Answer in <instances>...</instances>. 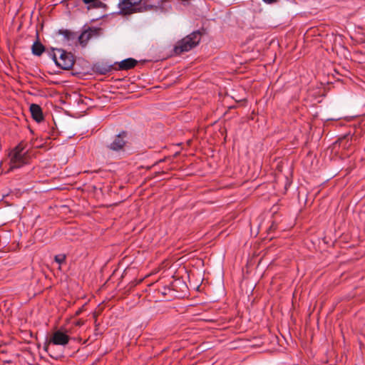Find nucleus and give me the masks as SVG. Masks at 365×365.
Returning <instances> with one entry per match:
<instances>
[{
	"mask_svg": "<svg viewBox=\"0 0 365 365\" xmlns=\"http://www.w3.org/2000/svg\"><path fill=\"white\" fill-rule=\"evenodd\" d=\"M128 133L125 130L115 135L112 141L106 145V148L111 156L115 158H121L125 153L127 144L128 143Z\"/></svg>",
	"mask_w": 365,
	"mask_h": 365,
	"instance_id": "1",
	"label": "nucleus"
},
{
	"mask_svg": "<svg viewBox=\"0 0 365 365\" xmlns=\"http://www.w3.org/2000/svg\"><path fill=\"white\" fill-rule=\"evenodd\" d=\"M202 35V33L197 30L178 41L174 47L175 53L176 54H181L182 53L190 51L199 44Z\"/></svg>",
	"mask_w": 365,
	"mask_h": 365,
	"instance_id": "2",
	"label": "nucleus"
},
{
	"mask_svg": "<svg viewBox=\"0 0 365 365\" xmlns=\"http://www.w3.org/2000/svg\"><path fill=\"white\" fill-rule=\"evenodd\" d=\"M10 170L20 168L29 164L31 160L28 150L21 144L18 145L10 153Z\"/></svg>",
	"mask_w": 365,
	"mask_h": 365,
	"instance_id": "3",
	"label": "nucleus"
},
{
	"mask_svg": "<svg viewBox=\"0 0 365 365\" xmlns=\"http://www.w3.org/2000/svg\"><path fill=\"white\" fill-rule=\"evenodd\" d=\"M56 51L58 53L59 58H57L55 53L53 54L52 58L56 66L63 70L71 69L75 63L73 54L62 48H56Z\"/></svg>",
	"mask_w": 365,
	"mask_h": 365,
	"instance_id": "4",
	"label": "nucleus"
},
{
	"mask_svg": "<svg viewBox=\"0 0 365 365\" xmlns=\"http://www.w3.org/2000/svg\"><path fill=\"white\" fill-rule=\"evenodd\" d=\"M142 1L143 0H120L118 4L119 9L118 14L122 16H127L138 13V6Z\"/></svg>",
	"mask_w": 365,
	"mask_h": 365,
	"instance_id": "5",
	"label": "nucleus"
},
{
	"mask_svg": "<svg viewBox=\"0 0 365 365\" xmlns=\"http://www.w3.org/2000/svg\"><path fill=\"white\" fill-rule=\"evenodd\" d=\"M72 332L69 329L61 328L53 334V336L50 339V343H52L54 345L66 346L71 339L70 337V334Z\"/></svg>",
	"mask_w": 365,
	"mask_h": 365,
	"instance_id": "6",
	"label": "nucleus"
},
{
	"mask_svg": "<svg viewBox=\"0 0 365 365\" xmlns=\"http://www.w3.org/2000/svg\"><path fill=\"white\" fill-rule=\"evenodd\" d=\"M58 34L63 36L62 41L64 45L78 46V33L68 29H60Z\"/></svg>",
	"mask_w": 365,
	"mask_h": 365,
	"instance_id": "7",
	"label": "nucleus"
},
{
	"mask_svg": "<svg viewBox=\"0 0 365 365\" xmlns=\"http://www.w3.org/2000/svg\"><path fill=\"white\" fill-rule=\"evenodd\" d=\"M98 34V30L97 29L88 28L84 30L81 34H78V44L82 47H85L88 41L94 36Z\"/></svg>",
	"mask_w": 365,
	"mask_h": 365,
	"instance_id": "8",
	"label": "nucleus"
},
{
	"mask_svg": "<svg viewBox=\"0 0 365 365\" xmlns=\"http://www.w3.org/2000/svg\"><path fill=\"white\" fill-rule=\"evenodd\" d=\"M138 63L137 60L133 58H128L121 61L120 62L116 63L118 65L117 70L118 71H128L134 68Z\"/></svg>",
	"mask_w": 365,
	"mask_h": 365,
	"instance_id": "9",
	"label": "nucleus"
},
{
	"mask_svg": "<svg viewBox=\"0 0 365 365\" xmlns=\"http://www.w3.org/2000/svg\"><path fill=\"white\" fill-rule=\"evenodd\" d=\"M30 112L34 120L40 123L43 120L42 110L38 104L32 103L30 106Z\"/></svg>",
	"mask_w": 365,
	"mask_h": 365,
	"instance_id": "10",
	"label": "nucleus"
},
{
	"mask_svg": "<svg viewBox=\"0 0 365 365\" xmlns=\"http://www.w3.org/2000/svg\"><path fill=\"white\" fill-rule=\"evenodd\" d=\"M171 0H158L155 5V11L167 12L172 9Z\"/></svg>",
	"mask_w": 365,
	"mask_h": 365,
	"instance_id": "11",
	"label": "nucleus"
},
{
	"mask_svg": "<svg viewBox=\"0 0 365 365\" xmlns=\"http://www.w3.org/2000/svg\"><path fill=\"white\" fill-rule=\"evenodd\" d=\"M155 5L152 3L150 0H143L142 3L139 4L137 12L143 13L149 11H155Z\"/></svg>",
	"mask_w": 365,
	"mask_h": 365,
	"instance_id": "12",
	"label": "nucleus"
},
{
	"mask_svg": "<svg viewBox=\"0 0 365 365\" xmlns=\"http://www.w3.org/2000/svg\"><path fill=\"white\" fill-rule=\"evenodd\" d=\"M32 53L35 56H41L45 51V47L39 41H36L34 43L31 47Z\"/></svg>",
	"mask_w": 365,
	"mask_h": 365,
	"instance_id": "13",
	"label": "nucleus"
},
{
	"mask_svg": "<svg viewBox=\"0 0 365 365\" xmlns=\"http://www.w3.org/2000/svg\"><path fill=\"white\" fill-rule=\"evenodd\" d=\"M94 68H95L96 72H97L101 75H105L111 71L112 66H108V65H103V64H96L94 66Z\"/></svg>",
	"mask_w": 365,
	"mask_h": 365,
	"instance_id": "14",
	"label": "nucleus"
},
{
	"mask_svg": "<svg viewBox=\"0 0 365 365\" xmlns=\"http://www.w3.org/2000/svg\"><path fill=\"white\" fill-rule=\"evenodd\" d=\"M73 1L78 5L81 2H83L86 4H88V9L91 8H98L99 7V4H101L99 0H73Z\"/></svg>",
	"mask_w": 365,
	"mask_h": 365,
	"instance_id": "15",
	"label": "nucleus"
},
{
	"mask_svg": "<svg viewBox=\"0 0 365 365\" xmlns=\"http://www.w3.org/2000/svg\"><path fill=\"white\" fill-rule=\"evenodd\" d=\"M66 256L64 254L57 255L54 257L55 262H56L59 265L63 264L66 262Z\"/></svg>",
	"mask_w": 365,
	"mask_h": 365,
	"instance_id": "16",
	"label": "nucleus"
},
{
	"mask_svg": "<svg viewBox=\"0 0 365 365\" xmlns=\"http://www.w3.org/2000/svg\"><path fill=\"white\" fill-rule=\"evenodd\" d=\"M74 324L77 327H81L83 324V322L81 320H77L74 322Z\"/></svg>",
	"mask_w": 365,
	"mask_h": 365,
	"instance_id": "17",
	"label": "nucleus"
},
{
	"mask_svg": "<svg viewBox=\"0 0 365 365\" xmlns=\"http://www.w3.org/2000/svg\"><path fill=\"white\" fill-rule=\"evenodd\" d=\"M266 4H273L276 2L277 0H262Z\"/></svg>",
	"mask_w": 365,
	"mask_h": 365,
	"instance_id": "18",
	"label": "nucleus"
},
{
	"mask_svg": "<svg viewBox=\"0 0 365 365\" xmlns=\"http://www.w3.org/2000/svg\"><path fill=\"white\" fill-rule=\"evenodd\" d=\"M48 345H46V346H45V350H46V351H48Z\"/></svg>",
	"mask_w": 365,
	"mask_h": 365,
	"instance_id": "19",
	"label": "nucleus"
}]
</instances>
